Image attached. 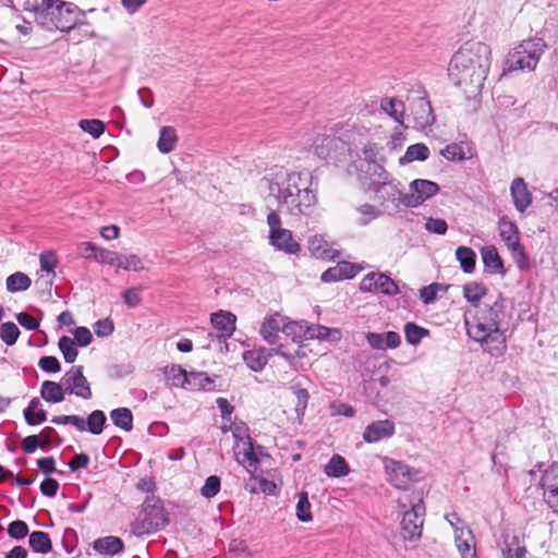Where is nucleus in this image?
<instances>
[{"mask_svg":"<svg viewBox=\"0 0 558 558\" xmlns=\"http://www.w3.org/2000/svg\"><path fill=\"white\" fill-rule=\"evenodd\" d=\"M20 336V330L14 323L8 322L0 326V338L8 344L13 345Z\"/></svg>","mask_w":558,"mask_h":558,"instance_id":"obj_53","label":"nucleus"},{"mask_svg":"<svg viewBox=\"0 0 558 558\" xmlns=\"http://www.w3.org/2000/svg\"><path fill=\"white\" fill-rule=\"evenodd\" d=\"M169 522L161 500L151 495L143 502L142 510L131 524V532L135 536L156 533Z\"/></svg>","mask_w":558,"mask_h":558,"instance_id":"obj_5","label":"nucleus"},{"mask_svg":"<svg viewBox=\"0 0 558 558\" xmlns=\"http://www.w3.org/2000/svg\"><path fill=\"white\" fill-rule=\"evenodd\" d=\"M118 267L134 271H138L144 268L141 258L134 254L121 255V259L118 262Z\"/></svg>","mask_w":558,"mask_h":558,"instance_id":"obj_57","label":"nucleus"},{"mask_svg":"<svg viewBox=\"0 0 558 558\" xmlns=\"http://www.w3.org/2000/svg\"><path fill=\"white\" fill-rule=\"evenodd\" d=\"M211 324L220 332L219 337H231L235 330L236 317L234 314L226 311H219L211 314Z\"/></svg>","mask_w":558,"mask_h":558,"instance_id":"obj_22","label":"nucleus"},{"mask_svg":"<svg viewBox=\"0 0 558 558\" xmlns=\"http://www.w3.org/2000/svg\"><path fill=\"white\" fill-rule=\"evenodd\" d=\"M469 147L463 143L449 144L442 150L441 155L451 161H461L468 158Z\"/></svg>","mask_w":558,"mask_h":558,"instance_id":"obj_45","label":"nucleus"},{"mask_svg":"<svg viewBox=\"0 0 558 558\" xmlns=\"http://www.w3.org/2000/svg\"><path fill=\"white\" fill-rule=\"evenodd\" d=\"M296 518L302 522H310L313 520L311 502L306 492H300L298 494Z\"/></svg>","mask_w":558,"mask_h":558,"instance_id":"obj_47","label":"nucleus"},{"mask_svg":"<svg viewBox=\"0 0 558 558\" xmlns=\"http://www.w3.org/2000/svg\"><path fill=\"white\" fill-rule=\"evenodd\" d=\"M337 337L339 338L340 337V332L338 329H329L325 326H320V325H313V326H308V331H307V339H314V338H317V339H327L329 337Z\"/></svg>","mask_w":558,"mask_h":558,"instance_id":"obj_56","label":"nucleus"},{"mask_svg":"<svg viewBox=\"0 0 558 558\" xmlns=\"http://www.w3.org/2000/svg\"><path fill=\"white\" fill-rule=\"evenodd\" d=\"M283 319L284 317L280 314L265 317L259 332L263 339L269 344H275L279 341L280 332H282L283 329Z\"/></svg>","mask_w":558,"mask_h":558,"instance_id":"obj_19","label":"nucleus"},{"mask_svg":"<svg viewBox=\"0 0 558 558\" xmlns=\"http://www.w3.org/2000/svg\"><path fill=\"white\" fill-rule=\"evenodd\" d=\"M85 258H94L101 264L118 266V262L121 259V255L113 251H109L106 248H98L97 253L94 254V256L88 254V255H85Z\"/></svg>","mask_w":558,"mask_h":558,"instance_id":"obj_54","label":"nucleus"},{"mask_svg":"<svg viewBox=\"0 0 558 558\" xmlns=\"http://www.w3.org/2000/svg\"><path fill=\"white\" fill-rule=\"evenodd\" d=\"M214 388H215L214 379H211L206 373H203V372L189 373L186 389L213 390Z\"/></svg>","mask_w":558,"mask_h":558,"instance_id":"obj_31","label":"nucleus"},{"mask_svg":"<svg viewBox=\"0 0 558 558\" xmlns=\"http://www.w3.org/2000/svg\"><path fill=\"white\" fill-rule=\"evenodd\" d=\"M62 385L64 386L65 392L74 393L85 400L92 398V390L89 383L83 375L82 366H73L62 376Z\"/></svg>","mask_w":558,"mask_h":558,"instance_id":"obj_14","label":"nucleus"},{"mask_svg":"<svg viewBox=\"0 0 558 558\" xmlns=\"http://www.w3.org/2000/svg\"><path fill=\"white\" fill-rule=\"evenodd\" d=\"M113 323L109 318L98 320L94 325V331L98 337H108L113 332Z\"/></svg>","mask_w":558,"mask_h":558,"instance_id":"obj_62","label":"nucleus"},{"mask_svg":"<svg viewBox=\"0 0 558 558\" xmlns=\"http://www.w3.org/2000/svg\"><path fill=\"white\" fill-rule=\"evenodd\" d=\"M385 175H375L366 181L367 189L375 192L378 197L384 202H392L397 205H403V198L407 193H403L402 185L399 181L391 178L386 171Z\"/></svg>","mask_w":558,"mask_h":558,"instance_id":"obj_8","label":"nucleus"},{"mask_svg":"<svg viewBox=\"0 0 558 558\" xmlns=\"http://www.w3.org/2000/svg\"><path fill=\"white\" fill-rule=\"evenodd\" d=\"M308 250L314 257L323 260H332L339 254L322 235H314L310 239Z\"/></svg>","mask_w":558,"mask_h":558,"instance_id":"obj_23","label":"nucleus"},{"mask_svg":"<svg viewBox=\"0 0 558 558\" xmlns=\"http://www.w3.org/2000/svg\"><path fill=\"white\" fill-rule=\"evenodd\" d=\"M41 403L38 398H33L28 407L24 410V417L28 425H37L46 421V412L40 408Z\"/></svg>","mask_w":558,"mask_h":558,"instance_id":"obj_30","label":"nucleus"},{"mask_svg":"<svg viewBox=\"0 0 558 558\" xmlns=\"http://www.w3.org/2000/svg\"><path fill=\"white\" fill-rule=\"evenodd\" d=\"M384 463L388 481L395 487L405 488L413 481L411 470L407 464L388 458H385Z\"/></svg>","mask_w":558,"mask_h":558,"instance_id":"obj_17","label":"nucleus"},{"mask_svg":"<svg viewBox=\"0 0 558 558\" xmlns=\"http://www.w3.org/2000/svg\"><path fill=\"white\" fill-rule=\"evenodd\" d=\"M110 417L113 424L125 432L133 428V415L128 408H118L111 411Z\"/></svg>","mask_w":558,"mask_h":558,"instance_id":"obj_37","label":"nucleus"},{"mask_svg":"<svg viewBox=\"0 0 558 558\" xmlns=\"http://www.w3.org/2000/svg\"><path fill=\"white\" fill-rule=\"evenodd\" d=\"M438 191V184L433 181L423 179L414 180L410 184V192L407 193L403 198V205L407 207H416L436 195Z\"/></svg>","mask_w":558,"mask_h":558,"instance_id":"obj_13","label":"nucleus"},{"mask_svg":"<svg viewBox=\"0 0 558 558\" xmlns=\"http://www.w3.org/2000/svg\"><path fill=\"white\" fill-rule=\"evenodd\" d=\"M94 549L104 555H116L123 549V542L116 536H106L94 542Z\"/></svg>","mask_w":558,"mask_h":558,"instance_id":"obj_27","label":"nucleus"},{"mask_svg":"<svg viewBox=\"0 0 558 558\" xmlns=\"http://www.w3.org/2000/svg\"><path fill=\"white\" fill-rule=\"evenodd\" d=\"M165 376L168 383L173 387L186 389L189 373L179 365H170L165 368Z\"/></svg>","mask_w":558,"mask_h":558,"instance_id":"obj_33","label":"nucleus"},{"mask_svg":"<svg viewBox=\"0 0 558 558\" xmlns=\"http://www.w3.org/2000/svg\"><path fill=\"white\" fill-rule=\"evenodd\" d=\"M395 434V423L390 420L375 421L368 424L363 432V439L368 442H378L390 438Z\"/></svg>","mask_w":558,"mask_h":558,"instance_id":"obj_18","label":"nucleus"},{"mask_svg":"<svg viewBox=\"0 0 558 558\" xmlns=\"http://www.w3.org/2000/svg\"><path fill=\"white\" fill-rule=\"evenodd\" d=\"M75 343L81 347L88 345L93 340V335L90 330L86 327H77L74 330V339Z\"/></svg>","mask_w":558,"mask_h":558,"instance_id":"obj_63","label":"nucleus"},{"mask_svg":"<svg viewBox=\"0 0 558 558\" xmlns=\"http://www.w3.org/2000/svg\"><path fill=\"white\" fill-rule=\"evenodd\" d=\"M178 142V136L174 128L162 126L160 129L159 140L157 142L158 150L161 154H169L174 150Z\"/></svg>","mask_w":558,"mask_h":558,"instance_id":"obj_29","label":"nucleus"},{"mask_svg":"<svg viewBox=\"0 0 558 558\" xmlns=\"http://www.w3.org/2000/svg\"><path fill=\"white\" fill-rule=\"evenodd\" d=\"M381 215L383 211L380 208L375 205L365 203L354 208L353 220L356 225L364 227L378 219Z\"/></svg>","mask_w":558,"mask_h":558,"instance_id":"obj_25","label":"nucleus"},{"mask_svg":"<svg viewBox=\"0 0 558 558\" xmlns=\"http://www.w3.org/2000/svg\"><path fill=\"white\" fill-rule=\"evenodd\" d=\"M58 345L66 363H73L76 360L78 352L72 338L62 336Z\"/></svg>","mask_w":558,"mask_h":558,"instance_id":"obj_50","label":"nucleus"},{"mask_svg":"<svg viewBox=\"0 0 558 558\" xmlns=\"http://www.w3.org/2000/svg\"><path fill=\"white\" fill-rule=\"evenodd\" d=\"M446 520L454 529V543L461 558H477L472 532L458 526L460 519L457 513L447 514Z\"/></svg>","mask_w":558,"mask_h":558,"instance_id":"obj_12","label":"nucleus"},{"mask_svg":"<svg viewBox=\"0 0 558 558\" xmlns=\"http://www.w3.org/2000/svg\"><path fill=\"white\" fill-rule=\"evenodd\" d=\"M380 108L397 122H402L404 113V104L396 98H384L380 102Z\"/></svg>","mask_w":558,"mask_h":558,"instance_id":"obj_41","label":"nucleus"},{"mask_svg":"<svg viewBox=\"0 0 558 558\" xmlns=\"http://www.w3.org/2000/svg\"><path fill=\"white\" fill-rule=\"evenodd\" d=\"M404 336L409 344L417 345L423 338L429 336V330L414 323H407L404 325Z\"/></svg>","mask_w":558,"mask_h":558,"instance_id":"obj_43","label":"nucleus"},{"mask_svg":"<svg viewBox=\"0 0 558 558\" xmlns=\"http://www.w3.org/2000/svg\"><path fill=\"white\" fill-rule=\"evenodd\" d=\"M29 546L36 553L46 554L51 550V541L47 533L41 531H35L29 535Z\"/></svg>","mask_w":558,"mask_h":558,"instance_id":"obj_40","label":"nucleus"},{"mask_svg":"<svg viewBox=\"0 0 558 558\" xmlns=\"http://www.w3.org/2000/svg\"><path fill=\"white\" fill-rule=\"evenodd\" d=\"M384 161L385 157L380 153V148L374 143H367L362 149V155L353 162V168L359 172V179L366 183L375 175L386 177Z\"/></svg>","mask_w":558,"mask_h":558,"instance_id":"obj_7","label":"nucleus"},{"mask_svg":"<svg viewBox=\"0 0 558 558\" xmlns=\"http://www.w3.org/2000/svg\"><path fill=\"white\" fill-rule=\"evenodd\" d=\"M274 354L281 355L287 360L294 359V355L292 353L286 352L283 350V347L279 345L278 348H274L269 351L263 348L245 351L243 353V360L252 371L260 372L267 364L269 357L272 356Z\"/></svg>","mask_w":558,"mask_h":558,"instance_id":"obj_15","label":"nucleus"},{"mask_svg":"<svg viewBox=\"0 0 558 558\" xmlns=\"http://www.w3.org/2000/svg\"><path fill=\"white\" fill-rule=\"evenodd\" d=\"M58 265V258L56 254L51 251L45 252L40 254V268L43 271L47 272L45 283L47 287L52 284V279L54 277V269Z\"/></svg>","mask_w":558,"mask_h":558,"instance_id":"obj_38","label":"nucleus"},{"mask_svg":"<svg viewBox=\"0 0 558 558\" xmlns=\"http://www.w3.org/2000/svg\"><path fill=\"white\" fill-rule=\"evenodd\" d=\"M325 473L330 477H341L349 473V466L344 458L333 454L325 466Z\"/></svg>","mask_w":558,"mask_h":558,"instance_id":"obj_39","label":"nucleus"},{"mask_svg":"<svg viewBox=\"0 0 558 558\" xmlns=\"http://www.w3.org/2000/svg\"><path fill=\"white\" fill-rule=\"evenodd\" d=\"M429 155V149L424 144H414L408 147L405 154L400 158V163H409L414 160H426Z\"/></svg>","mask_w":558,"mask_h":558,"instance_id":"obj_42","label":"nucleus"},{"mask_svg":"<svg viewBox=\"0 0 558 558\" xmlns=\"http://www.w3.org/2000/svg\"><path fill=\"white\" fill-rule=\"evenodd\" d=\"M490 63V47L481 41L470 40L453 53L448 65V75L465 94L475 95L484 85Z\"/></svg>","mask_w":558,"mask_h":558,"instance_id":"obj_3","label":"nucleus"},{"mask_svg":"<svg viewBox=\"0 0 558 558\" xmlns=\"http://www.w3.org/2000/svg\"><path fill=\"white\" fill-rule=\"evenodd\" d=\"M542 486L545 493L558 492V463L551 464L542 476Z\"/></svg>","mask_w":558,"mask_h":558,"instance_id":"obj_46","label":"nucleus"},{"mask_svg":"<svg viewBox=\"0 0 558 558\" xmlns=\"http://www.w3.org/2000/svg\"><path fill=\"white\" fill-rule=\"evenodd\" d=\"M78 126L82 131L88 133L93 138L100 137L106 130L105 123L98 119H83L78 122Z\"/></svg>","mask_w":558,"mask_h":558,"instance_id":"obj_49","label":"nucleus"},{"mask_svg":"<svg viewBox=\"0 0 558 558\" xmlns=\"http://www.w3.org/2000/svg\"><path fill=\"white\" fill-rule=\"evenodd\" d=\"M456 257L460 263L461 269L471 274L475 269L476 254L475 252L468 246H459L456 250Z\"/></svg>","mask_w":558,"mask_h":558,"instance_id":"obj_35","label":"nucleus"},{"mask_svg":"<svg viewBox=\"0 0 558 558\" xmlns=\"http://www.w3.org/2000/svg\"><path fill=\"white\" fill-rule=\"evenodd\" d=\"M8 534L12 538L21 539L24 538L28 534V526L22 520H15L10 523L8 527Z\"/></svg>","mask_w":558,"mask_h":558,"instance_id":"obj_60","label":"nucleus"},{"mask_svg":"<svg viewBox=\"0 0 558 558\" xmlns=\"http://www.w3.org/2000/svg\"><path fill=\"white\" fill-rule=\"evenodd\" d=\"M364 292H381L387 295L397 294L399 289L396 282L385 274L371 272L366 275L360 284Z\"/></svg>","mask_w":558,"mask_h":558,"instance_id":"obj_16","label":"nucleus"},{"mask_svg":"<svg viewBox=\"0 0 558 558\" xmlns=\"http://www.w3.org/2000/svg\"><path fill=\"white\" fill-rule=\"evenodd\" d=\"M267 225L271 245L288 254H296L300 251V245L293 240L292 232L281 228V219L275 210L268 214Z\"/></svg>","mask_w":558,"mask_h":558,"instance_id":"obj_9","label":"nucleus"},{"mask_svg":"<svg viewBox=\"0 0 558 558\" xmlns=\"http://www.w3.org/2000/svg\"><path fill=\"white\" fill-rule=\"evenodd\" d=\"M510 194L515 209L520 213H524L532 204V194L522 178H517L512 181Z\"/></svg>","mask_w":558,"mask_h":558,"instance_id":"obj_20","label":"nucleus"},{"mask_svg":"<svg viewBox=\"0 0 558 558\" xmlns=\"http://www.w3.org/2000/svg\"><path fill=\"white\" fill-rule=\"evenodd\" d=\"M308 326L305 322H287L283 319L282 333L293 341L307 339Z\"/></svg>","mask_w":558,"mask_h":558,"instance_id":"obj_32","label":"nucleus"},{"mask_svg":"<svg viewBox=\"0 0 558 558\" xmlns=\"http://www.w3.org/2000/svg\"><path fill=\"white\" fill-rule=\"evenodd\" d=\"M361 267L349 263V262H340L335 267L328 268L322 275V280L324 282H332L343 279L353 278L356 274L361 271Z\"/></svg>","mask_w":558,"mask_h":558,"instance_id":"obj_21","label":"nucleus"},{"mask_svg":"<svg viewBox=\"0 0 558 558\" xmlns=\"http://www.w3.org/2000/svg\"><path fill=\"white\" fill-rule=\"evenodd\" d=\"M220 489V478L216 475L207 477L204 486L201 489L202 495L205 498H211L218 494Z\"/></svg>","mask_w":558,"mask_h":558,"instance_id":"obj_59","label":"nucleus"},{"mask_svg":"<svg viewBox=\"0 0 558 558\" xmlns=\"http://www.w3.org/2000/svg\"><path fill=\"white\" fill-rule=\"evenodd\" d=\"M448 288V286L440 283H432L420 290V298L425 304L434 303L437 299L438 292H447Z\"/></svg>","mask_w":558,"mask_h":558,"instance_id":"obj_52","label":"nucleus"},{"mask_svg":"<svg viewBox=\"0 0 558 558\" xmlns=\"http://www.w3.org/2000/svg\"><path fill=\"white\" fill-rule=\"evenodd\" d=\"M24 10L34 14L35 22L45 29L70 33L77 26L82 9L63 0H27Z\"/></svg>","mask_w":558,"mask_h":558,"instance_id":"obj_4","label":"nucleus"},{"mask_svg":"<svg viewBox=\"0 0 558 558\" xmlns=\"http://www.w3.org/2000/svg\"><path fill=\"white\" fill-rule=\"evenodd\" d=\"M498 227L500 236L507 246L520 241L519 231L515 223L509 220L507 217H502L499 220Z\"/></svg>","mask_w":558,"mask_h":558,"instance_id":"obj_34","label":"nucleus"},{"mask_svg":"<svg viewBox=\"0 0 558 558\" xmlns=\"http://www.w3.org/2000/svg\"><path fill=\"white\" fill-rule=\"evenodd\" d=\"M259 187L268 192L267 198L272 197L278 203L280 211L296 218L311 215L317 201L307 178L282 168L264 177Z\"/></svg>","mask_w":558,"mask_h":558,"instance_id":"obj_2","label":"nucleus"},{"mask_svg":"<svg viewBox=\"0 0 558 558\" xmlns=\"http://www.w3.org/2000/svg\"><path fill=\"white\" fill-rule=\"evenodd\" d=\"M38 366L47 373H58L61 369L60 363L54 356H43L38 362Z\"/></svg>","mask_w":558,"mask_h":558,"instance_id":"obj_61","label":"nucleus"},{"mask_svg":"<svg viewBox=\"0 0 558 558\" xmlns=\"http://www.w3.org/2000/svg\"><path fill=\"white\" fill-rule=\"evenodd\" d=\"M501 551L502 558H526L527 555L525 546L520 544L518 536H513L510 542H506Z\"/></svg>","mask_w":558,"mask_h":558,"instance_id":"obj_44","label":"nucleus"},{"mask_svg":"<svg viewBox=\"0 0 558 558\" xmlns=\"http://www.w3.org/2000/svg\"><path fill=\"white\" fill-rule=\"evenodd\" d=\"M508 250L511 252L512 257L517 265L523 269L526 268L529 265L527 256L524 252V247L521 245L520 241L513 243L512 245L507 246Z\"/></svg>","mask_w":558,"mask_h":558,"instance_id":"obj_58","label":"nucleus"},{"mask_svg":"<svg viewBox=\"0 0 558 558\" xmlns=\"http://www.w3.org/2000/svg\"><path fill=\"white\" fill-rule=\"evenodd\" d=\"M507 311L505 300L470 307L464 313V325L470 339L481 344L492 356H501L507 350Z\"/></svg>","mask_w":558,"mask_h":558,"instance_id":"obj_1","label":"nucleus"},{"mask_svg":"<svg viewBox=\"0 0 558 558\" xmlns=\"http://www.w3.org/2000/svg\"><path fill=\"white\" fill-rule=\"evenodd\" d=\"M487 288L478 282H469L463 287V296L472 304L471 307L475 305H482L480 301L486 295Z\"/></svg>","mask_w":558,"mask_h":558,"instance_id":"obj_36","label":"nucleus"},{"mask_svg":"<svg viewBox=\"0 0 558 558\" xmlns=\"http://www.w3.org/2000/svg\"><path fill=\"white\" fill-rule=\"evenodd\" d=\"M64 386L60 383L45 380L41 384L40 396L44 400L51 403H58L64 400Z\"/></svg>","mask_w":558,"mask_h":558,"instance_id":"obj_26","label":"nucleus"},{"mask_svg":"<svg viewBox=\"0 0 558 558\" xmlns=\"http://www.w3.org/2000/svg\"><path fill=\"white\" fill-rule=\"evenodd\" d=\"M107 418L101 410L93 411L86 421V429L94 435H99L104 430Z\"/></svg>","mask_w":558,"mask_h":558,"instance_id":"obj_51","label":"nucleus"},{"mask_svg":"<svg viewBox=\"0 0 558 558\" xmlns=\"http://www.w3.org/2000/svg\"><path fill=\"white\" fill-rule=\"evenodd\" d=\"M414 120L417 128L424 129L434 123L435 118L429 101L418 98L413 108Z\"/></svg>","mask_w":558,"mask_h":558,"instance_id":"obj_24","label":"nucleus"},{"mask_svg":"<svg viewBox=\"0 0 558 558\" xmlns=\"http://www.w3.org/2000/svg\"><path fill=\"white\" fill-rule=\"evenodd\" d=\"M313 150L322 159H337L348 150V145L341 138L328 134H317L313 141Z\"/></svg>","mask_w":558,"mask_h":558,"instance_id":"obj_11","label":"nucleus"},{"mask_svg":"<svg viewBox=\"0 0 558 558\" xmlns=\"http://www.w3.org/2000/svg\"><path fill=\"white\" fill-rule=\"evenodd\" d=\"M31 286V279L23 272H15L7 278V289L10 292L25 291Z\"/></svg>","mask_w":558,"mask_h":558,"instance_id":"obj_48","label":"nucleus"},{"mask_svg":"<svg viewBox=\"0 0 558 558\" xmlns=\"http://www.w3.org/2000/svg\"><path fill=\"white\" fill-rule=\"evenodd\" d=\"M425 228L429 232L445 234L447 232L448 226L444 219L429 218L425 223Z\"/></svg>","mask_w":558,"mask_h":558,"instance_id":"obj_64","label":"nucleus"},{"mask_svg":"<svg viewBox=\"0 0 558 558\" xmlns=\"http://www.w3.org/2000/svg\"><path fill=\"white\" fill-rule=\"evenodd\" d=\"M485 267L493 274L504 272L502 260L495 246H484L481 251Z\"/></svg>","mask_w":558,"mask_h":558,"instance_id":"obj_28","label":"nucleus"},{"mask_svg":"<svg viewBox=\"0 0 558 558\" xmlns=\"http://www.w3.org/2000/svg\"><path fill=\"white\" fill-rule=\"evenodd\" d=\"M233 436L235 438L234 454L238 460L239 457H241L246 450H251L253 444L251 437L244 432H240L239 429L233 432Z\"/></svg>","mask_w":558,"mask_h":558,"instance_id":"obj_55","label":"nucleus"},{"mask_svg":"<svg viewBox=\"0 0 558 558\" xmlns=\"http://www.w3.org/2000/svg\"><path fill=\"white\" fill-rule=\"evenodd\" d=\"M546 47V43L542 38L521 41L508 53L504 72L534 71Z\"/></svg>","mask_w":558,"mask_h":558,"instance_id":"obj_6","label":"nucleus"},{"mask_svg":"<svg viewBox=\"0 0 558 558\" xmlns=\"http://www.w3.org/2000/svg\"><path fill=\"white\" fill-rule=\"evenodd\" d=\"M424 512L425 509L421 500H418L417 504L413 505L410 510H407L403 513L401 521V534L404 541L414 542L421 537L424 523Z\"/></svg>","mask_w":558,"mask_h":558,"instance_id":"obj_10","label":"nucleus"}]
</instances>
